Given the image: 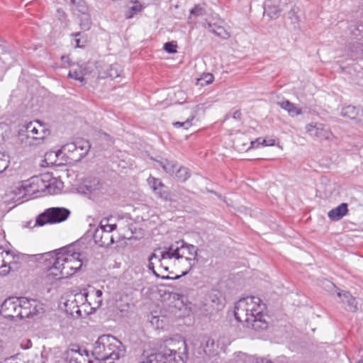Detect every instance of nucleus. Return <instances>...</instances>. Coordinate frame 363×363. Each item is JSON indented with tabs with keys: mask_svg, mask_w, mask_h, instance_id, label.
I'll list each match as a JSON object with an SVG mask.
<instances>
[{
	"mask_svg": "<svg viewBox=\"0 0 363 363\" xmlns=\"http://www.w3.org/2000/svg\"><path fill=\"white\" fill-rule=\"evenodd\" d=\"M157 162L164 172L170 175H174L175 171L177 169V164L175 162L170 161L167 159Z\"/></svg>",
	"mask_w": 363,
	"mask_h": 363,
	"instance_id": "nucleus-23",
	"label": "nucleus"
},
{
	"mask_svg": "<svg viewBox=\"0 0 363 363\" xmlns=\"http://www.w3.org/2000/svg\"><path fill=\"white\" fill-rule=\"evenodd\" d=\"M33 299H28L26 297H21V298H16V301H18V303H21L19 304V307L22 308H29L30 309V307L33 304Z\"/></svg>",
	"mask_w": 363,
	"mask_h": 363,
	"instance_id": "nucleus-33",
	"label": "nucleus"
},
{
	"mask_svg": "<svg viewBox=\"0 0 363 363\" xmlns=\"http://www.w3.org/2000/svg\"><path fill=\"white\" fill-rule=\"evenodd\" d=\"M210 344H211V345H213V344H214V341H213V340L208 339V340L206 341V347H208L209 346V345H210Z\"/></svg>",
	"mask_w": 363,
	"mask_h": 363,
	"instance_id": "nucleus-54",
	"label": "nucleus"
},
{
	"mask_svg": "<svg viewBox=\"0 0 363 363\" xmlns=\"http://www.w3.org/2000/svg\"><path fill=\"white\" fill-rule=\"evenodd\" d=\"M359 122L363 123V109L360 112V116L359 118Z\"/></svg>",
	"mask_w": 363,
	"mask_h": 363,
	"instance_id": "nucleus-56",
	"label": "nucleus"
},
{
	"mask_svg": "<svg viewBox=\"0 0 363 363\" xmlns=\"http://www.w3.org/2000/svg\"><path fill=\"white\" fill-rule=\"evenodd\" d=\"M254 358H252V361H256V363H273L269 359L265 358V357H256L252 356Z\"/></svg>",
	"mask_w": 363,
	"mask_h": 363,
	"instance_id": "nucleus-43",
	"label": "nucleus"
},
{
	"mask_svg": "<svg viewBox=\"0 0 363 363\" xmlns=\"http://www.w3.org/2000/svg\"><path fill=\"white\" fill-rule=\"evenodd\" d=\"M75 140L77 143V151L78 153L74 156V158L75 161H79L87 155L91 145L87 140H84L83 138H77Z\"/></svg>",
	"mask_w": 363,
	"mask_h": 363,
	"instance_id": "nucleus-16",
	"label": "nucleus"
},
{
	"mask_svg": "<svg viewBox=\"0 0 363 363\" xmlns=\"http://www.w3.org/2000/svg\"><path fill=\"white\" fill-rule=\"evenodd\" d=\"M71 212L64 207H52L40 213L35 219L36 226H44L46 224H55L66 220Z\"/></svg>",
	"mask_w": 363,
	"mask_h": 363,
	"instance_id": "nucleus-4",
	"label": "nucleus"
},
{
	"mask_svg": "<svg viewBox=\"0 0 363 363\" xmlns=\"http://www.w3.org/2000/svg\"><path fill=\"white\" fill-rule=\"evenodd\" d=\"M348 205L342 203L338 206L331 209L328 213V216L332 221H338L348 213Z\"/></svg>",
	"mask_w": 363,
	"mask_h": 363,
	"instance_id": "nucleus-15",
	"label": "nucleus"
},
{
	"mask_svg": "<svg viewBox=\"0 0 363 363\" xmlns=\"http://www.w3.org/2000/svg\"><path fill=\"white\" fill-rule=\"evenodd\" d=\"M96 298H99V300H96V303H97V306L99 307L102 304V295L103 292L101 290H94Z\"/></svg>",
	"mask_w": 363,
	"mask_h": 363,
	"instance_id": "nucleus-42",
	"label": "nucleus"
},
{
	"mask_svg": "<svg viewBox=\"0 0 363 363\" xmlns=\"http://www.w3.org/2000/svg\"><path fill=\"white\" fill-rule=\"evenodd\" d=\"M341 115L343 117L348 118L351 120H357L359 122L360 111L356 106L350 105L342 108Z\"/></svg>",
	"mask_w": 363,
	"mask_h": 363,
	"instance_id": "nucleus-19",
	"label": "nucleus"
},
{
	"mask_svg": "<svg viewBox=\"0 0 363 363\" xmlns=\"http://www.w3.org/2000/svg\"><path fill=\"white\" fill-rule=\"evenodd\" d=\"M206 3L196 4L190 10V15L188 17V21H189L192 16L199 17L205 16L206 14Z\"/></svg>",
	"mask_w": 363,
	"mask_h": 363,
	"instance_id": "nucleus-24",
	"label": "nucleus"
},
{
	"mask_svg": "<svg viewBox=\"0 0 363 363\" xmlns=\"http://www.w3.org/2000/svg\"><path fill=\"white\" fill-rule=\"evenodd\" d=\"M130 6H128V9L125 11V17L126 19H130L133 18L138 13L141 12L143 10V6L141 4L136 1H130Z\"/></svg>",
	"mask_w": 363,
	"mask_h": 363,
	"instance_id": "nucleus-21",
	"label": "nucleus"
},
{
	"mask_svg": "<svg viewBox=\"0 0 363 363\" xmlns=\"http://www.w3.org/2000/svg\"><path fill=\"white\" fill-rule=\"evenodd\" d=\"M86 189L90 192L91 193L92 191L96 190V189H99V187H92L91 186H86Z\"/></svg>",
	"mask_w": 363,
	"mask_h": 363,
	"instance_id": "nucleus-51",
	"label": "nucleus"
},
{
	"mask_svg": "<svg viewBox=\"0 0 363 363\" xmlns=\"http://www.w3.org/2000/svg\"><path fill=\"white\" fill-rule=\"evenodd\" d=\"M306 133L311 137L316 138L320 140H330L333 138L330 130L323 123H311L306 126Z\"/></svg>",
	"mask_w": 363,
	"mask_h": 363,
	"instance_id": "nucleus-10",
	"label": "nucleus"
},
{
	"mask_svg": "<svg viewBox=\"0 0 363 363\" xmlns=\"http://www.w3.org/2000/svg\"><path fill=\"white\" fill-rule=\"evenodd\" d=\"M30 311L31 317L43 313L44 312L43 304L36 299L33 300V304L30 307Z\"/></svg>",
	"mask_w": 363,
	"mask_h": 363,
	"instance_id": "nucleus-28",
	"label": "nucleus"
},
{
	"mask_svg": "<svg viewBox=\"0 0 363 363\" xmlns=\"http://www.w3.org/2000/svg\"><path fill=\"white\" fill-rule=\"evenodd\" d=\"M274 3L280 0H273ZM265 11L271 18H276L279 16L281 9L278 4H273L272 0H267L265 2Z\"/></svg>",
	"mask_w": 363,
	"mask_h": 363,
	"instance_id": "nucleus-20",
	"label": "nucleus"
},
{
	"mask_svg": "<svg viewBox=\"0 0 363 363\" xmlns=\"http://www.w3.org/2000/svg\"><path fill=\"white\" fill-rule=\"evenodd\" d=\"M160 257L155 254V253H152L150 255V256L149 257V259L148 260H151L152 261L153 259H158Z\"/></svg>",
	"mask_w": 363,
	"mask_h": 363,
	"instance_id": "nucleus-52",
	"label": "nucleus"
},
{
	"mask_svg": "<svg viewBox=\"0 0 363 363\" xmlns=\"http://www.w3.org/2000/svg\"><path fill=\"white\" fill-rule=\"evenodd\" d=\"M177 45L174 41L165 43L163 46L164 50L169 54L176 53L177 52Z\"/></svg>",
	"mask_w": 363,
	"mask_h": 363,
	"instance_id": "nucleus-32",
	"label": "nucleus"
},
{
	"mask_svg": "<svg viewBox=\"0 0 363 363\" xmlns=\"http://www.w3.org/2000/svg\"><path fill=\"white\" fill-rule=\"evenodd\" d=\"M147 182L158 197L165 201L172 202L175 201L173 198V195L169 191L168 187L165 186L160 179L150 176L147 179Z\"/></svg>",
	"mask_w": 363,
	"mask_h": 363,
	"instance_id": "nucleus-11",
	"label": "nucleus"
},
{
	"mask_svg": "<svg viewBox=\"0 0 363 363\" xmlns=\"http://www.w3.org/2000/svg\"><path fill=\"white\" fill-rule=\"evenodd\" d=\"M116 228V224H108L101 228L99 231L108 232L111 234V232Z\"/></svg>",
	"mask_w": 363,
	"mask_h": 363,
	"instance_id": "nucleus-41",
	"label": "nucleus"
},
{
	"mask_svg": "<svg viewBox=\"0 0 363 363\" xmlns=\"http://www.w3.org/2000/svg\"><path fill=\"white\" fill-rule=\"evenodd\" d=\"M74 313H75V310L74 311H72L71 313H70V315H71V316L72 318H74Z\"/></svg>",
	"mask_w": 363,
	"mask_h": 363,
	"instance_id": "nucleus-64",
	"label": "nucleus"
},
{
	"mask_svg": "<svg viewBox=\"0 0 363 363\" xmlns=\"http://www.w3.org/2000/svg\"><path fill=\"white\" fill-rule=\"evenodd\" d=\"M104 136V138H106V140H112V138L111 137V135L106 133H102Z\"/></svg>",
	"mask_w": 363,
	"mask_h": 363,
	"instance_id": "nucleus-55",
	"label": "nucleus"
},
{
	"mask_svg": "<svg viewBox=\"0 0 363 363\" xmlns=\"http://www.w3.org/2000/svg\"><path fill=\"white\" fill-rule=\"evenodd\" d=\"M35 123L38 124V128L35 127L33 122L27 123L25 128L27 138H32L37 145L41 143L50 135V130L45 128L40 121H36Z\"/></svg>",
	"mask_w": 363,
	"mask_h": 363,
	"instance_id": "nucleus-9",
	"label": "nucleus"
},
{
	"mask_svg": "<svg viewBox=\"0 0 363 363\" xmlns=\"http://www.w3.org/2000/svg\"><path fill=\"white\" fill-rule=\"evenodd\" d=\"M94 240L96 244L101 247H108L114 243L113 236L108 232L96 230L94 234Z\"/></svg>",
	"mask_w": 363,
	"mask_h": 363,
	"instance_id": "nucleus-14",
	"label": "nucleus"
},
{
	"mask_svg": "<svg viewBox=\"0 0 363 363\" xmlns=\"http://www.w3.org/2000/svg\"><path fill=\"white\" fill-rule=\"evenodd\" d=\"M73 309H75V313H76L78 315H79V316H81V315H82V312H81L80 309L79 308V306H74L73 307Z\"/></svg>",
	"mask_w": 363,
	"mask_h": 363,
	"instance_id": "nucleus-53",
	"label": "nucleus"
},
{
	"mask_svg": "<svg viewBox=\"0 0 363 363\" xmlns=\"http://www.w3.org/2000/svg\"><path fill=\"white\" fill-rule=\"evenodd\" d=\"M184 251H186L189 255L193 256V257H186L189 264L190 263H194L195 261H199L198 248L195 245L184 242Z\"/></svg>",
	"mask_w": 363,
	"mask_h": 363,
	"instance_id": "nucleus-22",
	"label": "nucleus"
},
{
	"mask_svg": "<svg viewBox=\"0 0 363 363\" xmlns=\"http://www.w3.org/2000/svg\"><path fill=\"white\" fill-rule=\"evenodd\" d=\"M57 12H58L59 13H62V15H65V12H64L62 10H61V9H57Z\"/></svg>",
	"mask_w": 363,
	"mask_h": 363,
	"instance_id": "nucleus-63",
	"label": "nucleus"
},
{
	"mask_svg": "<svg viewBox=\"0 0 363 363\" xmlns=\"http://www.w3.org/2000/svg\"><path fill=\"white\" fill-rule=\"evenodd\" d=\"M32 342L30 339H23L20 343L22 350H28L32 347Z\"/></svg>",
	"mask_w": 363,
	"mask_h": 363,
	"instance_id": "nucleus-40",
	"label": "nucleus"
},
{
	"mask_svg": "<svg viewBox=\"0 0 363 363\" xmlns=\"http://www.w3.org/2000/svg\"><path fill=\"white\" fill-rule=\"evenodd\" d=\"M68 77L72 78L75 80H78L80 82H85V79L82 75H80L79 73L77 70L72 71L70 70L68 73Z\"/></svg>",
	"mask_w": 363,
	"mask_h": 363,
	"instance_id": "nucleus-38",
	"label": "nucleus"
},
{
	"mask_svg": "<svg viewBox=\"0 0 363 363\" xmlns=\"http://www.w3.org/2000/svg\"><path fill=\"white\" fill-rule=\"evenodd\" d=\"M125 349L122 342L111 335H102L96 341L93 354L96 363H113L125 355Z\"/></svg>",
	"mask_w": 363,
	"mask_h": 363,
	"instance_id": "nucleus-2",
	"label": "nucleus"
},
{
	"mask_svg": "<svg viewBox=\"0 0 363 363\" xmlns=\"http://www.w3.org/2000/svg\"><path fill=\"white\" fill-rule=\"evenodd\" d=\"M274 145V140H270L269 142H267V146H271V145Z\"/></svg>",
	"mask_w": 363,
	"mask_h": 363,
	"instance_id": "nucleus-58",
	"label": "nucleus"
},
{
	"mask_svg": "<svg viewBox=\"0 0 363 363\" xmlns=\"http://www.w3.org/2000/svg\"><path fill=\"white\" fill-rule=\"evenodd\" d=\"M267 142L266 140H264V139L262 140L261 139V145L267 146Z\"/></svg>",
	"mask_w": 363,
	"mask_h": 363,
	"instance_id": "nucleus-59",
	"label": "nucleus"
},
{
	"mask_svg": "<svg viewBox=\"0 0 363 363\" xmlns=\"http://www.w3.org/2000/svg\"><path fill=\"white\" fill-rule=\"evenodd\" d=\"M213 76L211 73H203L199 78L197 79L196 84L204 86L210 84L213 81Z\"/></svg>",
	"mask_w": 363,
	"mask_h": 363,
	"instance_id": "nucleus-27",
	"label": "nucleus"
},
{
	"mask_svg": "<svg viewBox=\"0 0 363 363\" xmlns=\"http://www.w3.org/2000/svg\"><path fill=\"white\" fill-rule=\"evenodd\" d=\"M194 265V263H190V266L189 267V268L186 271L182 272V274H180V275H177L174 277H171L169 276H162L161 278L162 279L177 280V279H180L182 277H184V276H186V274H188L189 273V272L191 270V269L193 268Z\"/></svg>",
	"mask_w": 363,
	"mask_h": 363,
	"instance_id": "nucleus-35",
	"label": "nucleus"
},
{
	"mask_svg": "<svg viewBox=\"0 0 363 363\" xmlns=\"http://www.w3.org/2000/svg\"><path fill=\"white\" fill-rule=\"evenodd\" d=\"M162 259H162V255H161V256H160V258H159V259H158V262H160V267H164V264H162Z\"/></svg>",
	"mask_w": 363,
	"mask_h": 363,
	"instance_id": "nucleus-60",
	"label": "nucleus"
},
{
	"mask_svg": "<svg viewBox=\"0 0 363 363\" xmlns=\"http://www.w3.org/2000/svg\"><path fill=\"white\" fill-rule=\"evenodd\" d=\"M184 241L180 240L175 242V247L174 252L169 253L168 252H162V259H179L184 257L185 254L184 251Z\"/></svg>",
	"mask_w": 363,
	"mask_h": 363,
	"instance_id": "nucleus-17",
	"label": "nucleus"
},
{
	"mask_svg": "<svg viewBox=\"0 0 363 363\" xmlns=\"http://www.w3.org/2000/svg\"><path fill=\"white\" fill-rule=\"evenodd\" d=\"M259 145H261V138H257L255 140L250 142V147H248L247 150L250 148H257Z\"/></svg>",
	"mask_w": 363,
	"mask_h": 363,
	"instance_id": "nucleus-45",
	"label": "nucleus"
},
{
	"mask_svg": "<svg viewBox=\"0 0 363 363\" xmlns=\"http://www.w3.org/2000/svg\"><path fill=\"white\" fill-rule=\"evenodd\" d=\"M80 27H81L82 29L89 30V24L88 23H80Z\"/></svg>",
	"mask_w": 363,
	"mask_h": 363,
	"instance_id": "nucleus-50",
	"label": "nucleus"
},
{
	"mask_svg": "<svg viewBox=\"0 0 363 363\" xmlns=\"http://www.w3.org/2000/svg\"><path fill=\"white\" fill-rule=\"evenodd\" d=\"M259 145H261V138H257L255 140L250 142V147H248L247 150L250 148H257Z\"/></svg>",
	"mask_w": 363,
	"mask_h": 363,
	"instance_id": "nucleus-44",
	"label": "nucleus"
},
{
	"mask_svg": "<svg viewBox=\"0 0 363 363\" xmlns=\"http://www.w3.org/2000/svg\"><path fill=\"white\" fill-rule=\"evenodd\" d=\"M152 274L156 277H160V276L157 273V272L155 271V269H154L153 271H152Z\"/></svg>",
	"mask_w": 363,
	"mask_h": 363,
	"instance_id": "nucleus-61",
	"label": "nucleus"
},
{
	"mask_svg": "<svg viewBox=\"0 0 363 363\" xmlns=\"http://www.w3.org/2000/svg\"><path fill=\"white\" fill-rule=\"evenodd\" d=\"M174 247H175V243H173L168 247L165 248V250H164L163 252H168L169 253H171V252H174Z\"/></svg>",
	"mask_w": 363,
	"mask_h": 363,
	"instance_id": "nucleus-47",
	"label": "nucleus"
},
{
	"mask_svg": "<svg viewBox=\"0 0 363 363\" xmlns=\"http://www.w3.org/2000/svg\"><path fill=\"white\" fill-rule=\"evenodd\" d=\"M80 254L74 251L73 245H67L60 249L41 255L44 269L50 271L49 275L56 279L69 277L77 273L82 267Z\"/></svg>",
	"mask_w": 363,
	"mask_h": 363,
	"instance_id": "nucleus-1",
	"label": "nucleus"
},
{
	"mask_svg": "<svg viewBox=\"0 0 363 363\" xmlns=\"http://www.w3.org/2000/svg\"><path fill=\"white\" fill-rule=\"evenodd\" d=\"M120 76L118 65H111L106 69V77L113 79Z\"/></svg>",
	"mask_w": 363,
	"mask_h": 363,
	"instance_id": "nucleus-31",
	"label": "nucleus"
},
{
	"mask_svg": "<svg viewBox=\"0 0 363 363\" xmlns=\"http://www.w3.org/2000/svg\"><path fill=\"white\" fill-rule=\"evenodd\" d=\"M325 288L330 291L332 294H336L340 301L346 306V309L350 311H355L357 309V303L356 299L349 291H341L330 281H325Z\"/></svg>",
	"mask_w": 363,
	"mask_h": 363,
	"instance_id": "nucleus-7",
	"label": "nucleus"
},
{
	"mask_svg": "<svg viewBox=\"0 0 363 363\" xmlns=\"http://www.w3.org/2000/svg\"><path fill=\"white\" fill-rule=\"evenodd\" d=\"M148 269L151 272L155 269V263L151 260H148Z\"/></svg>",
	"mask_w": 363,
	"mask_h": 363,
	"instance_id": "nucleus-49",
	"label": "nucleus"
},
{
	"mask_svg": "<svg viewBox=\"0 0 363 363\" xmlns=\"http://www.w3.org/2000/svg\"><path fill=\"white\" fill-rule=\"evenodd\" d=\"M265 304L257 296L242 298L234 307V318H263L265 315Z\"/></svg>",
	"mask_w": 363,
	"mask_h": 363,
	"instance_id": "nucleus-3",
	"label": "nucleus"
},
{
	"mask_svg": "<svg viewBox=\"0 0 363 363\" xmlns=\"http://www.w3.org/2000/svg\"><path fill=\"white\" fill-rule=\"evenodd\" d=\"M43 183V179L39 177H32L29 179L21 181L13 189L15 194H22V197L31 196L40 192V184Z\"/></svg>",
	"mask_w": 363,
	"mask_h": 363,
	"instance_id": "nucleus-5",
	"label": "nucleus"
},
{
	"mask_svg": "<svg viewBox=\"0 0 363 363\" xmlns=\"http://www.w3.org/2000/svg\"><path fill=\"white\" fill-rule=\"evenodd\" d=\"M277 104L283 109L286 111L289 115L291 117H295L302 114L301 109L296 104L290 102L288 100L278 102Z\"/></svg>",
	"mask_w": 363,
	"mask_h": 363,
	"instance_id": "nucleus-18",
	"label": "nucleus"
},
{
	"mask_svg": "<svg viewBox=\"0 0 363 363\" xmlns=\"http://www.w3.org/2000/svg\"><path fill=\"white\" fill-rule=\"evenodd\" d=\"M177 344V348L166 349L163 353L164 357L170 358L174 363H186L189 358L187 344L183 338Z\"/></svg>",
	"mask_w": 363,
	"mask_h": 363,
	"instance_id": "nucleus-6",
	"label": "nucleus"
},
{
	"mask_svg": "<svg viewBox=\"0 0 363 363\" xmlns=\"http://www.w3.org/2000/svg\"><path fill=\"white\" fill-rule=\"evenodd\" d=\"M70 35L74 38L72 43L74 44L76 48H82L85 47L86 43V39L83 36L82 33H72Z\"/></svg>",
	"mask_w": 363,
	"mask_h": 363,
	"instance_id": "nucleus-25",
	"label": "nucleus"
},
{
	"mask_svg": "<svg viewBox=\"0 0 363 363\" xmlns=\"http://www.w3.org/2000/svg\"><path fill=\"white\" fill-rule=\"evenodd\" d=\"M174 175L179 181L182 182L186 181L190 177L188 169L184 167L177 168Z\"/></svg>",
	"mask_w": 363,
	"mask_h": 363,
	"instance_id": "nucleus-26",
	"label": "nucleus"
},
{
	"mask_svg": "<svg viewBox=\"0 0 363 363\" xmlns=\"http://www.w3.org/2000/svg\"><path fill=\"white\" fill-rule=\"evenodd\" d=\"M18 317L19 318H31V311L29 308H22L18 306Z\"/></svg>",
	"mask_w": 363,
	"mask_h": 363,
	"instance_id": "nucleus-36",
	"label": "nucleus"
},
{
	"mask_svg": "<svg viewBox=\"0 0 363 363\" xmlns=\"http://www.w3.org/2000/svg\"><path fill=\"white\" fill-rule=\"evenodd\" d=\"M238 325L251 328L256 331L264 330L268 328V323L265 319H235Z\"/></svg>",
	"mask_w": 363,
	"mask_h": 363,
	"instance_id": "nucleus-13",
	"label": "nucleus"
},
{
	"mask_svg": "<svg viewBox=\"0 0 363 363\" xmlns=\"http://www.w3.org/2000/svg\"><path fill=\"white\" fill-rule=\"evenodd\" d=\"M215 298L212 299L213 302H216V300L219 302V298L216 296V294L214 295Z\"/></svg>",
	"mask_w": 363,
	"mask_h": 363,
	"instance_id": "nucleus-62",
	"label": "nucleus"
},
{
	"mask_svg": "<svg viewBox=\"0 0 363 363\" xmlns=\"http://www.w3.org/2000/svg\"><path fill=\"white\" fill-rule=\"evenodd\" d=\"M252 358H254L252 356L249 357L245 353L238 352L235 354V357L233 361L235 363H247L252 361Z\"/></svg>",
	"mask_w": 363,
	"mask_h": 363,
	"instance_id": "nucleus-30",
	"label": "nucleus"
},
{
	"mask_svg": "<svg viewBox=\"0 0 363 363\" xmlns=\"http://www.w3.org/2000/svg\"><path fill=\"white\" fill-rule=\"evenodd\" d=\"M81 2H82V0H70L71 4L77 6V7L80 6Z\"/></svg>",
	"mask_w": 363,
	"mask_h": 363,
	"instance_id": "nucleus-48",
	"label": "nucleus"
},
{
	"mask_svg": "<svg viewBox=\"0 0 363 363\" xmlns=\"http://www.w3.org/2000/svg\"><path fill=\"white\" fill-rule=\"evenodd\" d=\"M16 298H9L6 299L1 305L0 315L2 318H18V308L19 306Z\"/></svg>",
	"mask_w": 363,
	"mask_h": 363,
	"instance_id": "nucleus-12",
	"label": "nucleus"
},
{
	"mask_svg": "<svg viewBox=\"0 0 363 363\" xmlns=\"http://www.w3.org/2000/svg\"><path fill=\"white\" fill-rule=\"evenodd\" d=\"M167 319H152V320L150 321L151 324L152 325H155L156 326L157 329H162V330H165V320Z\"/></svg>",
	"mask_w": 363,
	"mask_h": 363,
	"instance_id": "nucleus-39",
	"label": "nucleus"
},
{
	"mask_svg": "<svg viewBox=\"0 0 363 363\" xmlns=\"http://www.w3.org/2000/svg\"><path fill=\"white\" fill-rule=\"evenodd\" d=\"M232 118L234 120L240 121L241 118H242V113H241L240 111V110H236L235 111H234L233 113Z\"/></svg>",
	"mask_w": 363,
	"mask_h": 363,
	"instance_id": "nucleus-46",
	"label": "nucleus"
},
{
	"mask_svg": "<svg viewBox=\"0 0 363 363\" xmlns=\"http://www.w3.org/2000/svg\"><path fill=\"white\" fill-rule=\"evenodd\" d=\"M164 357L162 353L151 354L142 363H157V358Z\"/></svg>",
	"mask_w": 363,
	"mask_h": 363,
	"instance_id": "nucleus-34",
	"label": "nucleus"
},
{
	"mask_svg": "<svg viewBox=\"0 0 363 363\" xmlns=\"http://www.w3.org/2000/svg\"><path fill=\"white\" fill-rule=\"evenodd\" d=\"M191 120L187 119L186 121L184 122H174L172 123L173 126L175 128H184V129L187 130L191 125Z\"/></svg>",
	"mask_w": 363,
	"mask_h": 363,
	"instance_id": "nucleus-37",
	"label": "nucleus"
},
{
	"mask_svg": "<svg viewBox=\"0 0 363 363\" xmlns=\"http://www.w3.org/2000/svg\"><path fill=\"white\" fill-rule=\"evenodd\" d=\"M6 255L12 257V259L6 262L4 259H2L0 262H1V267H4V269L0 271L1 276H6L11 272H19L23 265V255L15 254L11 250L6 251Z\"/></svg>",
	"mask_w": 363,
	"mask_h": 363,
	"instance_id": "nucleus-8",
	"label": "nucleus"
},
{
	"mask_svg": "<svg viewBox=\"0 0 363 363\" xmlns=\"http://www.w3.org/2000/svg\"><path fill=\"white\" fill-rule=\"evenodd\" d=\"M157 359H158L157 363H164V362H166L165 359H167V358L166 357H160V358H157Z\"/></svg>",
	"mask_w": 363,
	"mask_h": 363,
	"instance_id": "nucleus-57",
	"label": "nucleus"
},
{
	"mask_svg": "<svg viewBox=\"0 0 363 363\" xmlns=\"http://www.w3.org/2000/svg\"><path fill=\"white\" fill-rule=\"evenodd\" d=\"M77 143L76 140L72 143H67L62 147V149L64 152L69 153L72 160H74V156L77 154Z\"/></svg>",
	"mask_w": 363,
	"mask_h": 363,
	"instance_id": "nucleus-29",
	"label": "nucleus"
}]
</instances>
